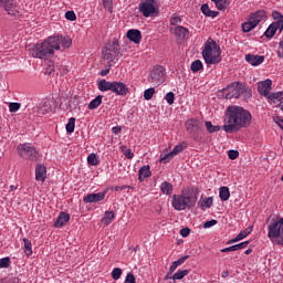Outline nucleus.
<instances>
[{
	"label": "nucleus",
	"instance_id": "7ed1b4c3",
	"mask_svg": "<svg viewBox=\"0 0 283 283\" xmlns=\"http://www.w3.org/2000/svg\"><path fill=\"white\" fill-rule=\"evenodd\" d=\"M198 188H191V190L182 191V195L172 196V207L176 211H185V209H191L196 207L198 202Z\"/></svg>",
	"mask_w": 283,
	"mask_h": 283
},
{
	"label": "nucleus",
	"instance_id": "6ab92c4d",
	"mask_svg": "<svg viewBox=\"0 0 283 283\" xmlns=\"http://www.w3.org/2000/svg\"><path fill=\"white\" fill-rule=\"evenodd\" d=\"M250 19L252 20L254 25L258 27L260 25V23H262V21H266L269 17L266 15V12L264 10H259V11H255L254 13H251Z\"/></svg>",
	"mask_w": 283,
	"mask_h": 283
},
{
	"label": "nucleus",
	"instance_id": "39448f33",
	"mask_svg": "<svg viewBox=\"0 0 283 283\" xmlns=\"http://www.w3.org/2000/svg\"><path fill=\"white\" fill-rule=\"evenodd\" d=\"M102 56L104 61H107V63H114V61H118L120 56V44L116 39L105 44L102 50Z\"/></svg>",
	"mask_w": 283,
	"mask_h": 283
},
{
	"label": "nucleus",
	"instance_id": "603ef678",
	"mask_svg": "<svg viewBox=\"0 0 283 283\" xmlns=\"http://www.w3.org/2000/svg\"><path fill=\"white\" fill-rule=\"evenodd\" d=\"M10 266V258L0 259V269H8Z\"/></svg>",
	"mask_w": 283,
	"mask_h": 283
},
{
	"label": "nucleus",
	"instance_id": "1a4fd4ad",
	"mask_svg": "<svg viewBox=\"0 0 283 283\" xmlns=\"http://www.w3.org/2000/svg\"><path fill=\"white\" fill-rule=\"evenodd\" d=\"M156 6V0H142L139 3V12L146 18L158 14V8Z\"/></svg>",
	"mask_w": 283,
	"mask_h": 283
},
{
	"label": "nucleus",
	"instance_id": "052dcab7",
	"mask_svg": "<svg viewBox=\"0 0 283 283\" xmlns=\"http://www.w3.org/2000/svg\"><path fill=\"white\" fill-rule=\"evenodd\" d=\"M111 70H112V64L108 63V65H106V67L99 72L101 76H107Z\"/></svg>",
	"mask_w": 283,
	"mask_h": 283
},
{
	"label": "nucleus",
	"instance_id": "f8f14e48",
	"mask_svg": "<svg viewBox=\"0 0 283 283\" xmlns=\"http://www.w3.org/2000/svg\"><path fill=\"white\" fill-rule=\"evenodd\" d=\"M172 34L176 36L177 41H187L189 39V29L177 25L175 29H170Z\"/></svg>",
	"mask_w": 283,
	"mask_h": 283
},
{
	"label": "nucleus",
	"instance_id": "9d476101",
	"mask_svg": "<svg viewBox=\"0 0 283 283\" xmlns=\"http://www.w3.org/2000/svg\"><path fill=\"white\" fill-rule=\"evenodd\" d=\"M19 156L24 158V160H36L38 151L34 146L30 144H20L18 146Z\"/></svg>",
	"mask_w": 283,
	"mask_h": 283
},
{
	"label": "nucleus",
	"instance_id": "0eeeda50",
	"mask_svg": "<svg viewBox=\"0 0 283 283\" xmlns=\"http://www.w3.org/2000/svg\"><path fill=\"white\" fill-rule=\"evenodd\" d=\"M272 18L274 19L275 22H272L269 28L264 32V36L266 39H273L275 36V32L280 30L282 32L283 30V14L280 11H273L272 12Z\"/></svg>",
	"mask_w": 283,
	"mask_h": 283
},
{
	"label": "nucleus",
	"instance_id": "6e6552de",
	"mask_svg": "<svg viewBox=\"0 0 283 283\" xmlns=\"http://www.w3.org/2000/svg\"><path fill=\"white\" fill-rule=\"evenodd\" d=\"M269 238H276V244L283 245V218L269 224Z\"/></svg>",
	"mask_w": 283,
	"mask_h": 283
},
{
	"label": "nucleus",
	"instance_id": "0e129e2a",
	"mask_svg": "<svg viewBox=\"0 0 283 283\" xmlns=\"http://www.w3.org/2000/svg\"><path fill=\"white\" fill-rule=\"evenodd\" d=\"M187 260H189V254L181 256V258L178 259L176 262H177V264H179V266H180V264H185V262H187Z\"/></svg>",
	"mask_w": 283,
	"mask_h": 283
},
{
	"label": "nucleus",
	"instance_id": "473e14b6",
	"mask_svg": "<svg viewBox=\"0 0 283 283\" xmlns=\"http://www.w3.org/2000/svg\"><path fill=\"white\" fill-rule=\"evenodd\" d=\"M205 206L207 209H211V207H213V197H208L198 202V207H200V209L205 210Z\"/></svg>",
	"mask_w": 283,
	"mask_h": 283
},
{
	"label": "nucleus",
	"instance_id": "4d7b16f0",
	"mask_svg": "<svg viewBox=\"0 0 283 283\" xmlns=\"http://www.w3.org/2000/svg\"><path fill=\"white\" fill-rule=\"evenodd\" d=\"M125 283H136V277L133 273H128L125 279Z\"/></svg>",
	"mask_w": 283,
	"mask_h": 283
},
{
	"label": "nucleus",
	"instance_id": "7c9ffc66",
	"mask_svg": "<svg viewBox=\"0 0 283 283\" xmlns=\"http://www.w3.org/2000/svg\"><path fill=\"white\" fill-rule=\"evenodd\" d=\"M103 103V95H97L93 101L88 104V109H98Z\"/></svg>",
	"mask_w": 283,
	"mask_h": 283
},
{
	"label": "nucleus",
	"instance_id": "e2e57ef3",
	"mask_svg": "<svg viewBox=\"0 0 283 283\" xmlns=\"http://www.w3.org/2000/svg\"><path fill=\"white\" fill-rule=\"evenodd\" d=\"M187 260H189V254L181 256V258L178 259L176 262H177V264H179V266H180V264H185V262H187Z\"/></svg>",
	"mask_w": 283,
	"mask_h": 283
},
{
	"label": "nucleus",
	"instance_id": "423d86ee",
	"mask_svg": "<svg viewBox=\"0 0 283 283\" xmlns=\"http://www.w3.org/2000/svg\"><path fill=\"white\" fill-rule=\"evenodd\" d=\"M223 92H228V94H226L227 101H231V98H240L242 94H244L247 98H251L252 96L251 90L240 82L232 83L231 85L227 86V88H223Z\"/></svg>",
	"mask_w": 283,
	"mask_h": 283
},
{
	"label": "nucleus",
	"instance_id": "a19ab883",
	"mask_svg": "<svg viewBox=\"0 0 283 283\" xmlns=\"http://www.w3.org/2000/svg\"><path fill=\"white\" fill-rule=\"evenodd\" d=\"M189 275V270H178L174 275L172 280H182L185 276Z\"/></svg>",
	"mask_w": 283,
	"mask_h": 283
},
{
	"label": "nucleus",
	"instance_id": "4be33fe9",
	"mask_svg": "<svg viewBox=\"0 0 283 283\" xmlns=\"http://www.w3.org/2000/svg\"><path fill=\"white\" fill-rule=\"evenodd\" d=\"M245 61L250 65H253L254 67L258 65H262L264 63V55H253V54H247Z\"/></svg>",
	"mask_w": 283,
	"mask_h": 283
},
{
	"label": "nucleus",
	"instance_id": "49530a36",
	"mask_svg": "<svg viewBox=\"0 0 283 283\" xmlns=\"http://www.w3.org/2000/svg\"><path fill=\"white\" fill-rule=\"evenodd\" d=\"M19 109H21V103L12 102L9 104V112H11L12 114L19 112Z\"/></svg>",
	"mask_w": 283,
	"mask_h": 283
},
{
	"label": "nucleus",
	"instance_id": "58836bf2",
	"mask_svg": "<svg viewBox=\"0 0 283 283\" xmlns=\"http://www.w3.org/2000/svg\"><path fill=\"white\" fill-rule=\"evenodd\" d=\"M23 242H24V253L25 255H28V258H30V255H32V241L24 238Z\"/></svg>",
	"mask_w": 283,
	"mask_h": 283
},
{
	"label": "nucleus",
	"instance_id": "c9c22d12",
	"mask_svg": "<svg viewBox=\"0 0 283 283\" xmlns=\"http://www.w3.org/2000/svg\"><path fill=\"white\" fill-rule=\"evenodd\" d=\"M255 28H258V27L255 25L254 22H252L251 18H249L248 22H244L242 24V31L245 32V33L251 32V30H255Z\"/></svg>",
	"mask_w": 283,
	"mask_h": 283
},
{
	"label": "nucleus",
	"instance_id": "3c124183",
	"mask_svg": "<svg viewBox=\"0 0 283 283\" xmlns=\"http://www.w3.org/2000/svg\"><path fill=\"white\" fill-rule=\"evenodd\" d=\"M250 242L249 241H243L239 244H234V251H240L242 249H247L249 247Z\"/></svg>",
	"mask_w": 283,
	"mask_h": 283
},
{
	"label": "nucleus",
	"instance_id": "b1692460",
	"mask_svg": "<svg viewBox=\"0 0 283 283\" xmlns=\"http://www.w3.org/2000/svg\"><path fill=\"white\" fill-rule=\"evenodd\" d=\"M186 129L187 132H189V134H193L195 129H201L200 127V120L196 119V118H190L187 120L186 123Z\"/></svg>",
	"mask_w": 283,
	"mask_h": 283
},
{
	"label": "nucleus",
	"instance_id": "37998d69",
	"mask_svg": "<svg viewBox=\"0 0 283 283\" xmlns=\"http://www.w3.org/2000/svg\"><path fill=\"white\" fill-rule=\"evenodd\" d=\"M190 69L192 72H200L202 70V61L196 60L191 63Z\"/></svg>",
	"mask_w": 283,
	"mask_h": 283
},
{
	"label": "nucleus",
	"instance_id": "cd10ccee",
	"mask_svg": "<svg viewBox=\"0 0 283 283\" xmlns=\"http://www.w3.org/2000/svg\"><path fill=\"white\" fill-rule=\"evenodd\" d=\"M201 12L202 14H205V17H211V19H216V17H218V14H220V12L218 11H211V9H209V4L203 3L201 6Z\"/></svg>",
	"mask_w": 283,
	"mask_h": 283
},
{
	"label": "nucleus",
	"instance_id": "79ce46f5",
	"mask_svg": "<svg viewBox=\"0 0 283 283\" xmlns=\"http://www.w3.org/2000/svg\"><path fill=\"white\" fill-rule=\"evenodd\" d=\"M252 232H253V226L241 231L239 234H237V237L239 238V240H244V238L251 235Z\"/></svg>",
	"mask_w": 283,
	"mask_h": 283
},
{
	"label": "nucleus",
	"instance_id": "5701e85b",
	"mask_svg": "<svg viewBox=\"0 0 283 283\" xmlns=\"http://www.w3.org/2000/svg\"><path fill=\"white\" fill-rule=\"evenodd\" d=\"M70 222V214L67 212H61L54 222V227L61 229V227H65Z\"/></svg>",
	"mask_w": 283,
	"mask_h": 283
},
{
	"label": "nucleus",
	"instance_id": "20e7f679",
	"mask_svg": "<svg viewBox=\"0 0 283 283\" xmlns=\"http://www.w3.org/2000/svg\"><path fill=\"white\" fill-rule=\"evenodd\" d=\"M202 57L207 65H216L217 63H220V61H222V57L220 56V46H218V43H216V41L211 40L210 42L208 40L206 42L205 49L202 51Z\"/></svg>",
	"mask_w": 283,
	"mask_h": 283
},
{
	"label": "nucleus",
	"instance_id": "c03bdc74",
	"mask_svg": "<svg viewBox=\"0 0 283 283\" xmlns=\"http://www.w3.org/2000/svg\"><path fill=\"white\" fill-rule=\"evenodd\" d=\"M154 94H156V90L154 87L146 90L144 92L145 101H151V98H154Z\"/></svg>",
	"mask_w": 283,
	"mask_h": 283
},
{
	"label": "nucleus",
	"instance_id": "774afa93",
	"mask_svg": "<svg viewBox=\"0 0 283 283\" xmlns=\"http://www.w3.org/2000/svg\"><path fill=\"white\" fill-rule=\"evenodd\" d=\"M8 283H21V279L19 277H12L8 280Z\"/></svg>",
	"mask_w": 283,
	"mask_h": 283
},
{
	"label": "nucleus",
	"instance_id": "bb28decb",
	"mask_svg": "<svg viewBox=\"0 0 283 283\" xmlns=\"http://www.w3.org/2000/svg\"><path fill=\"white\" fill-rule=\"evenodd\" d=\"M151 177V170L149 168V165L147 166H143L139 169V174H138V180L139 182H143V180H145V178H150Z\"/></svg>",
	"mask_w": 283,
	"mask_h": 283
},
{
	"label": "nucleus",
	"instance_id": "393cba45",
	"mask_svg": "<svg viewBox=\"0 0 283 283\" xmlns=\"http://www.w3.org/2000/svg\"><path fill=\"white\" fill-rule=\"evenodd\" d=\"M39 114H50L52 112V102L49 99L43 101L38 109Z\"/></svg>",
	"mask_w": 283,
	"mask_h": 283
},
{
	"label": "nucleus",
	"instance_id": "2eb2a0df",
	"mask_svg": "<svg viewBox=\"0 0 283 283\" xmlns=\"http://www.w3.org/2000/svg\"><path fill=\"white\" fill-rule=\"evenodd\" d=\"M184 150H185V147H182V144H178L177 146L174 147V149L170 153L164 156L161 155L159 163L167 164L174 158V156H178V154H181V151Z\"/></svg>",
	"mask_w": 283,
	"mask_h": 283
},
{
	"label": "nucleus",
	"instance_id": "69168bd1",
	"mask_svg": "<svg viewBox=\"0 0 283 283\" xmlns=\"http://www.w3.org/2000/svg\"><path fill=\"white\" fill-rule=\"evenodd\" d=\"M178 266H180V264H178L177 261L172 262V264L169 268V274L174 273V271H176V269H178Z\"/></svg>",
	"mask_w": 283,
	"mask_h": 283
},
{
	"label": "nucleus",
	"instance_id": "9b49d317",
	"mask_svg": "<svg viewBox=\"0 0 283 283\" xmlns=\"http://www.w3.org/2000/svg\"><path fill=\"white\" fill-rule=\"evenodd\" d=\"M165 67L157 65L150 71V80L155 85H160L165 80Z\"/></svg>",
	"mask_w": 283,
	"mask_h": 283
},
{
	"label": "nucleus",
	"instance_id": "412c9836",
	"mask_svg": "<svg viewBox=\"0 0 283 283\" xmlns=\"http://www.w3.org/2000/svg\"><path fill=\"white\" fill-rule=\"evenodd\" d=\"M126 36L133 43L138 44L143 39V33L138 29H130L127 31Z\"/></svg>",
	"mask_w": 283,
	"mask_h": 283
},
{
	"label": "nucleus",
	"instance_id": "6e6d98bb",
	"mask_svg": "<svg viewBox=\"0 0 283 283\" xmlns=\"http://www.w3.org/2000/svg\"><path fill=\"white\" fill-rule=\"evenodd\" d=\"M216 224H218V220L212 219L210 221H206L203 223V229H211V227H216Z\"/></svg>",
	"mask_w": 283,
	"mask_h": 283
},
{
	"label": "nucleus",
	"instance_id": "dca6fc26",
	"mask_svg": "<svg viewBox=\"0 0 283 283\" xmlns=\"http://www.w3.org/2000/svg\"><path fill=\"white\" fill-rule=\"evenodd\" d=\"M271 85H273V82L270 78H268L263 82H260L258 84L259 94H261V96H264L265 98H268V96L271 94Z\"/></svg>",
	"mask_w": 283,
	"mask_h": 283
},
{
	"label": "nucleus",
	"instance_id": "72a5a7b5",
	"mask_svg": "<svg viewBox=\"0 0 283 283\" xmlns=\"http://www.w3.org/2000/svg\"><path fill=\"white\" fill-rule=\"evenodd\" d=\"M115 216H114V211H106L103 219H102V222L103 224H105L106 227L112 224V220H114Z\"/></svg>",
	"mask_w": 283,
	"mask_h": 283
},
{
	"label": "nucleus",
	"instance_id": "680f3d73",
	"mask_svg": "<svg viewBox=\"0 0 283 283\" xmlns=\"http://www.w3.org/2000/svg\"><path fill=\"white\" fill-rule=\"evenodd\" d=\"M279 59H283V40L279 44V51L276 52Z\"/></svg>",
	"mask_w": 283,
	"mask_h": 283
},
{
	"label": "nucleus",
	"instance_id": "864d4df0",
	"mask_svg": "<svg viewBox=\"0 0 283 283\" xmlns=\"http://www.w3.org/2000/svg\"><path fill=\"white\" fill-rule=\"evenodd\" d=\"M238 156H240V151H238L235 149H231L228 151V157L230 158V160H235V158H238Z\"/></svg>",
	"mask_w": 283,
	"mask_h": 283
},
{
	"label": "nucleus",
	"instance_id": "a211bd4d",
	"mask_svg": "<svg viewBox=\"0 0 283 283\" xmlns=\"http://www.w3.org/2000/svg\"><path fill=\"white\" fill-rule=\"evenodd\" d=\"M106 191L97 192V193H88L83 198V202L92 203V202H102V200H105Z\"/></svg>",
	"mask_w": 283,
	"mask_h": 283
},
{
	"label": "nucleus",
	"instance_id": "4468645a",
	"mask_svg": "<svg viewBox=\"0 0 283 283\" xmlns=\"http://www.w3.org/2000/svg\"><path fill=\"white\" fill-rule=\"evenodd\" d=\"M51 39H55V43L59 50H61V45L64 50L72 48V38L69 35H52Z\"/></svg>",
	"mask_w": 283,
	"mask_h": 283
},
{
	"label": "nucleus",
	"instance_id": "5fc2aeb1",
	"mask_svg": "<svg viewBox=\"0 0 283 283\" xmlns=\"http://www.w3.org/2000/svg\"><path fill=\"white\" fill-rule=\"evenodd\" d=\"M65 19L67 21H76V13H74V11H66Z\"/></svg>",
	"mask_w": 283,
	"mask_h": 283
},
{
	"label": "nucleus",
	"instance_id": "a18cd8bd",
	"mask_svg": "<svg viewBox=\"0 0 283 283\" xmlns=\"http://www.w3.org/2000/svg\"><path fill=\"white\" fill-rule=\"evenodd\" d=\"M120 275H123V270L120 268H114L111 273L113 280H120Z\"/></svg>",
	"mask_w": 283,
	"mask_h": 283
},
{
	"label": "nucleus",
	"instance_id": "f3484780",
	"mask_svg": "<svg viewBox=\"0 0 283 283\" xmlns=\"http://www.w3.org/2000/svg\"><path fill=\"white\" fill-rule=\"evenodd\" d=\"M0 6L11 17H14V14H17V3L14 2V0H0Z\"/></svg>",
	"mask_w": 283,
	"mask_h": 283
},
{
	"label": "nucleus",
	"instance_id": "c85d7f7f",
	"mask_svg": "<svg viewBox=\"0 0 283 283\" xmlns=\"http://www.w3.org/2000/svg\"><path fill=\"white\" fill-rule=\"evenodd\" d=\"M219 197H220V200H222L223 202H227V200L231 198V192L229 191V187L222 186L219 189Z\"/></svg>",
	"mask_w": 283,
	"mask_h": 283
},
{
	"label": "nucleus",
	"instance_id": "ddd939ff",
	"mask_svg": "<svg viewBox=\"0 0 283 283\" xmlns=\"http://www.w3.org/2000/svg\"><path fill=\"white\" fill-rule=\"evenodd\" d=\"M117 96H127L129 94V87L125 83L115 81L113 82L112 91Z\"/></svg>",
	"mask_w": 283,
	"mask_h": 283
},
{
	"label": "nucleus",
	"instance_id": "338daca9",
	"mask_svg": "<svg viewBox=\"0 0 283 283\" xmlns=\"http://www.w3.org/2000/svg\"><path fill=\"white\" fill-rule=\"evenodd\" d=\"M124 155L128 158V160H132V158H134V153H132V149H127Z\"/></svg>",
	"mask_w": 283,
	"mask_h": 283
},
{
	"label": "nucleus",
	"instance_id": "09e8293b",
	"mask_svg": "<svg viewBox=\"0 0 283 283\" xmlns=\"http://www.w3.org/2000/svg\"><path fill=\"white\" fill-rule=\"evenodd\" d=\"M87 163L88 165H93V166L98 165V157H96V154L88 155Z\"/></svg>",
	"mask_w": 283,
	"mask_h": 283
},
{
	"label": "nucleus",
	"instance_id": "de8ad7c7",
	"mask_svg": "<svg viewBox=\"0 0 283 283\" xmlns=\"http://www.w3.org/2000/svg\"><path fill=\"white\" fill-rule=\"evenodd\" d=\"M165 99L167 101L168 105H174L176 101V94H174V92H169L166 94Z\"/></svg>",
	"mask_w": 283,
	"mask_h": 283
},
{
	"label": "nucleus",
	"instance_id": "a878e982",
	"mask_svg": "<svg viewBox=\"0 0 283 283\" xmlns=\"http://www.w3.org/2000/svg\"><path fill=\"white\" fill-rule=\"evenodd\" d=\"M113 85H114V82H108L107 80H101L97 83V87L99 92H112Z\"/></svg>",
	"mask_w": 283,
	"mask_h": 283
},
{
	"label": "nucleus",
	"instance_id": "8fccbe9b",
	"mask_svg": "<svg viewBox=\"0 0 283 283\" xmlns=\"http://www.w3.org/2000/svg\"><path fill=\"white\" fill-rule=\"evenodd\" d=\"M53 72H54V62L53 61H49L48 64H46L45 74L48 76H51Z\"/></svg>",
	"mask_w": 283,
	"mask_h": 283
},
{
	"label": "nucleus",
	"instance_id": "4c0bfd02",
	"mask_svg": "<svg viewBox=\"0 0 283 283\" xmlns=\"http://www.w3.org/2000/svg\"><path fill=\"white\" fill-rule=\"evenodd\" d=\"M212 3L216 4V8L219 10H227V6H229V0H211Z\"/></svg>",
	"mask_w": 283,
	"mask_h": 283
},
{
	"label": "nucleus",
	"instance_id": "ea45409f",
	"mask_svg": "<svg viewBox=\"0 0 283 283\" xmlns=\"http://www.w3.org/2000/svg\"><path fill=\"white\" fill-rule=\"evenodd\" d=\"M74 127H76V118L71 117L66 124L67 134H74Z\"/></svg>",
	"mask_w": 283,
	"mask_h": 283
},
{
	"label": "nucleus",
	"instance_id": "e433bc0d",
	"mask_svg": "<svg viewBox=\"0 0 283 283\" xmlns=\"http://www.w3.org/2000/svg\"><path fill=\"white\" fill-rule=\"evenodd\" d=\"M72 107V101L67 97H62L60 103V108L63 109V112H67Z\"/></svg>",
	"mask_w": 283,
	"mask_h": 283
},
{
	"label": "nucleus",
	"instance_id": "f03ea898",
	"mask_svg": "<svg viewBox=\"0 0 283 283\" xmlns=\"http://www.w3.org/2000/svg\"><path fill=\"white\" fill-rule=\"evenodd\" d=\"M59 50V44H56L55 38L49 36L42 43H38L29 49L31 56L33 59H52L54 56V51Z\"/></svg>",
	"mask_w": 283,
	"mask_h": 283
},
{
	"label": "nucleus",
	"instance_id": "13d9d810",
	"mask_svg": "<svg viewBox=\"0 0 283 283\" xmlns=\"http://www.w3.org/2000/svg\"><path fill=\"white\" fill-rule=\"evenodd\" d=\"M189 233H191V229H189V228H182V229L180 230V235H181L182 238H189Z\"/></svg>",
	"mask_w": 283,
	"mask_h": 283
},
{
	"label": "nucleus",
	"instance_id": "2f4dec72",
	"mask_svg": "<svg viewBox=\"0 0 283 283\" xmlns=\"http://www.w3.org/2000/svg\"><path fill=\"white\" fill-rule=\"evenodd\" d=\"M268 98L272 101V103H283V92L270 93Z\"/></svg>",
	"mask_w": 283,
	"mask_h": 283
},
{
	"label": "nucleus",
	"instance_id": "f704fd0d",
	"mask_svg": "<svg viewBox=\"0 0 283 283\" xmlns=\"http://www.w3.org/2000/svg\"><path fill=\"white\" fill-rule=\"evenodd\" d=\"M205 125H206V129L209 134H216V132H220V129H222L221 126H216L211 122H206Z\"/></svg>",
	"mask_w": 283,
	"mask_h": 283
},
{
	"label": "nucleus",
	"instance_id": "bf43d9fd",
	"mask_svg": "<svg viewBox=\"0 0 283 283\" xmlns=\"http://www.w3.org/2000/svg\"><path fill=\"white\" fill-rule=\"evenodd\" d=\"M179 23H182V19H180L179 17H172L170 19V25H178Z\"/></svg>",
	"mask_w": 283,
	"mask_h": 283
},
{
	"label": "nucleus",
	"instance_id": "aec40b11",
	"mask_svg": "<svg viewBox=\"0 0 283 283\" xmlns=\"http://www.w3.org/2000/svg\"><path fill=\"white\" fill-rule=\"evenodd\" d=\"M45 178H48V168L43 164H39L35 167V180L45 182Z\"/></svg>",
	"mask_w": 283,
	"mask_h": 283
},
{
	"label": "nucleus",
	"instance_id": "f257e3e1",
	"mask_svg": "<svg viewBox=\"0 0 283 283\" xmlns=\"http://www.w3.org/2000/svg\"><path fill=\"white\" fill-rule=\"evenodd\" d=\"M252 119L251 112L240 106H228L224 114L226 125L222 126V129L226 134H233V132L251 127Z\"/></svg>",
	"mask_w": 283,
	"mask_h": 283
},
{
	"label": "nucleus",
	"instance_id": "c756f323",
	"mask_svg": "<svg viewBox=\"0 0 283 283\" xmlns=\"http://www.w3.org/2000/svg\"><path fill=\"white\" fill-rule=\"evenodd\" d=\"M160 189L166 196H171V193H174V185H171L169 181H164Z\"/></svg>",
	"mask_w": 283,
	"mask_h": 283
}]
</instances>
